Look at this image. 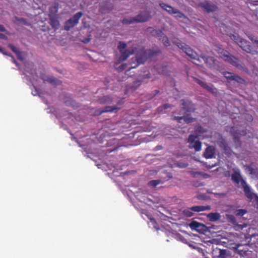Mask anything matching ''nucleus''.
<instances>
[{
	"mask_svg": "<svg viewBox=\"0 0 258 258\" xmlns=\"http://www.w3.org/2000/svg\"><path fill=\"white\" fill-rule=\"evenodd\" d=\"M215 50L218 54H220V57L224 61L228 62L239 70H242L245 72L247 71V69L246 68L245 65L239 59L233 55H230L228 51L225 50L220 46H215Z\"/></svg>",
	"mask_w": 258,
	"mask_h": 258,
	"instance_id": "f03ea898",
	"label": "nucleus"
},
{
	"mask_svg": "<svg viewBox=\"0 0 258 258\" xmlns=\"http://www.w3.org/2000/svg\"><path fill=\"white\" fill-rule=\"evenodd\" d=\"M251 119V116H250L249 119Z\"/></svg>",
	"mask_w": 258,
	"mask_h": 258,
	"instance_id": "0e129e2a",
	"label": "nucleus"
},
{
	"mask_svg": "<svg viewBox=\"0 0 258 258\" xmlns=\"http://www.w3.org/2000/svg\"><path fill=\"white\" fill-rule=\"evenodd\" d=\"M215 153V148L213 146H209L206 148L204 153V156L206 158H212L214 157Z\"/></svg>",
	"mask_w": 258,
	"mask_h": 258,
	"instance_id": "6ab92c4d",
	"label": "nucleus"
},
{
	"mask_svg": "<svg viewBox=\"0 0 258 258\" xmlns=\"http://www.w3.org/2000/svg\"><path fill=\"white\" fill-rule=\"evenodd\" d=\"M197 136L191 135L188 139L189 148L194 149L196 151H199L201 150V142L197 140Z\"/></svg>",
	"mask_w": 258,
	"mask_h": 258,
	"instance_id": "9b49d317",
	"label": "nucleus"
},
{
	"mask_svg": "<svg viewBox=\"0 0 258 258\" xmlns=\"http://www.w3.org/2000/svg\"><path fill=\"white\" fill-rule=\"evenodd\" d=\"M136 18L138 23L145 22L150 19L151 15L149 12H143L137 15Z\"/></svg>",
	"mask_w": 258,
	"mask_h": 258,
	"instance_id": "dca6fc26",
	"label": "nucleus"
},
{
	"mask_svg": "<svg viewBox=\"0 0 258 258\" xmlns=\"http://www.w3.org/2000/svg\"><path fill=\"white\" fill-rule=\"evenodd\" d=\"M125 43L122 42H119L118 45V48L121 53L120 59L122 60H125L131 54H133L135 51V49L134 48L125 49Z\"/></svg>",
	"mask_w": 258,
	"mask_h": 258,
	"instance_id": "0eeeda50",
	"label": "nucleus"
},
{
	"mask_svg": "<svg viewBox=\"0 0 258 258\" xmlns=\"http://www.w3.org/2000/svg\"><path fill=\"white\" fill-rule=\"evenodd\" d=\"M151 221L153 222H155L154 220L153 219H151Z\"/></svg>",
	"mask_w": 258,
	"mask_h": 258,
	"instance_id": "13d9d810",
	"label": "nucleus"
},
{
	"mask_svg": "<svg viewBox=\"0 0 258 258\" xmlns=\"http://www.w3.org/2000/svg\"><path fill=\"white\" fill-rule=\"evenodd\" d=\"M211 209V207L210 206H197L192 207L190 208V210L192 211L199 212L202 211H205L207 210H210Z\"/></svg>",
	"mask_w": 258,
	"mask_h": 258,
	"instance_id": "4be33fe9",
	"label": "nucleus"
},
{
	"mask_svg": "<svg viewBox=\"0 0 258 258\" xmlns=\"http://www.w3.org/2000/svg\"><path fill=\"white\" fill-rule=\"evenodd\" d=\"M199 6L205 10L208 13L213 12L217 10V7L215 5L207 1L200 3Z\"/></svg>",
	"mask_w": 258,
	"mask_h": 258,
	"instance_id": "ddd939ff",
	"label": "nucleus"
},
{
	"mask_svg": "<svg viewBox=\"0 0 258 258\" xmlns=\"http://www.w3.org/2000/svg\"><path fill=\"white\" fill-rule=\"evenodd\" d=\"M197 250L198 251V252H199L200 253L201 252H203V249L200 248V247H198V248H197Z\"/></svg>",
	"mask_w": 258,
	"mask_h": 258,
	"instance_id": "de8ad7c7",
	"label": "nucleus"
},
{
	"mask_svg": "<svg viewBox=\"0 0 258 258\" xmlns=\"http://www.w3.org/2000/svg\"><path fill=\"white\" fill-rule=\"evenodd\" d=\"M127 64L126 63L122 64L120 65L118 68H117V70L119 71H123L125 70L126 68Z\"/></svg>",
	"mask_w": 258,
	"mask_h": 258,
	"instance_id": "a19ab883",
	"label": "nucleus"
},
{
	"mask_svg": "<svg viewBox=\"0 0 258 258\" xmlns=\"http://www.w3.org/2000/svg\"><path fill=\"white\" fill-rule=\"evenodd\" d=\"M231 179L232 180L236 182V183H240V186H241V183L242 181H245L243 180L239 172H235L231 175Z\"/></svg>",
	"mask_w": 258,
	"mask_h": 258,
	"instance_id": "aec40b11",
	"label": "nucleus"
},
{
	"mask_svg": "<svg viewBox=\"0 0 258 258\" xmlns=\"http://www.w3.org/2000/svg\"><path fill=\"white\" fill-rule=\"evenodd\" d=\"M255 44H256L257 47L258 48V40H255Z\"/></svg>",
	"mask_w": 258,
	"mask_h": 258,
	"instance_id": "603ef678",
	"label": "nucleus"
},
{
	"mask_svg": "<svg viewBox=\"0 0 258 258\" xmlns=\"http://www.w3.org/2000/svg\"><path fill=\"white\" fill-rule=\"evenodd\" d=\"M161 183H162V181L161 180H159V179L158 180H153L150 181L148 183V185L151 187H156L157 185H158V184H159Z\"/></svg>",
	"mask_w": 258,
	"mask_h": 258,
	"instance_id": "c85d7f7f",
	"label": "nucleus"
},
{
	"mask_svg": "<svg viewBox=\"0 0 258 258\" xmlns=\"http://www.w3.org/2000/svg\"><path fill=\"white\" fill-rule=\"evenodd\" d=\"M43 80L44 82H47L55 85H58L61 83V82L59 80H57L53 77H46L45 78L43 79Z\"/></svg>",
	"mask_w": 258,
	"mask_h": 258,
	"instance_id": "b1692460",
	"label": "nucleus"
},
{
	"mask_svg": "<svg viewBox=\"0 0 258 258\" xmlns=\"http://www.w3.org/2000/svg\"><path fill=\"white\" fill-rule=\"evenodd\" d=\"M192 211H191L190 208L189 209H186V210H184L183 213H184V214L186 216H187L188 217H190L194 215Z\"/></svg>",
	"mask_w": 258,
	"mask_h": 258,
	"instance_id": "f704fd0d",
	"label": "nucleus"
},
{
	"mask_svg": "<svg viewBox=\"0 0 258 258\" xmlns=\"http://www.w3.org/2000/svg\"><path fill=\"white\" fill-rule=\"evenodd\" d=\"M220 195H222V196H224L225 195V194H220Z\"/></svg>",
	"mask_w": 258,
	"mask_h": 258,
	"instance_id": "052dcab7",
	"label": "nucleus"
},
{
	"mask_svg": "<svg viewBox=\"0 0 258 258\" xmlns=\"http://www.w3.org/2000/svg\"><path fill=\"white\" fill-rule=\"evenodd\" d=\"M241 245L240 244H236L235 246L234 247V248L237 251V253L239 254L242 255L243 254L245 253L246 252V251L241 249Z\"/></svg>",
	"mask_w": 258,
	"mask_h": 258,
	"instance_id": "7c9ffc66",
	"label": "nucleus"
},
{
	"mask_svg": "<svg viewBox=\"0 0 258 258\" xmlns=\"http://www.w3.org/2000/svg\"><path fill=\"white\" fill-rule=\"evenodd\" d=\"M248 38H249L250 40H251L254 43H255V40H258V39L255 38L254 37V36H252V35H250L248 36Z\"/></svg>",
	"mask_w": 258,
	"mask_h": 258,
	"instance_id": "37998d69",
	"label": "nucleus"
},
{
	"mask_svg": "<svg viewBox=\"0 0 258 258\" xmlns=\"http://www.w3.org/2000/svg\"><path fill=\"white\" fill-rule=\"evenodd\" d=\"M215 50L218 54H220V57L224 61L228 62L239 70H242L245 72L247 71V69L246 68L245 65L239 59L233 55H230L228 51L225 50L220 46H215Z\"/></svg>",
	"mask_w": 258,
	"mask_h": 258,
	"instance_id": "f257e3e1",
	"label": "nucleus"
},
{
	"mask_svg": "<svg viewBox=\"0 0 258 258\" xmlns=\"http://www.w3.org/2000/svg\"><path fill=\"white\" fill-rule=\"evenodd\" d=\"M188 246L189 247H190L191 248H194V249H197V248H198V247H197L195 245H193L192 244H190V243L188 244Z\"/></svg>",
	"mask_w": 258,
	"mask_h": 258,
	"instance_id": "a18cd8bd",
	"label": "nucleus"
},
{
	"mask_svg": "<svg viewBox=\"0 0 258 258\" xmlns=\"http://www.w3.org/2000/svg\"><path fill=\"white\" fill-rule=\"evenodd\" d=\"M82 16L83 13L82 12H78L74 15L73 17L66 22L64 29L67 31L70 30L78 23L79 19Z\"/></svg>",
	"mask_w": 258,
	"mask_h": 258,
	"instance_id": "1a4fd4ad",
	"label": "nucleus"
},
{
	"mask_svg": "<svg viewBox=\"0 0 258 258\" xmlns=\"http://www.w3.org/2000/svg\"><path fill=\"white\" fill-rule=\"evenodd\" d=\"M241 187L243 188L245 196L250 201L255 200L258 203V196L251 191L250 187L247 184L245 181H242Z\"/></svg>",
	"mask_w": 258,
	"mask_h": 258,
	"instance_id": "6e6552de",
	"label": "nucleus"
},
{
	"mask_svg": "<svg viewBox=\"0 0 258 258\" xmlns=\"http://www.w3.org/2000/svg\"><path fill=\"white\" fill-rule=\"evenodd\" d=\"M244 51L252 55L257 54L256 50L254 49L251 46L250 43L242 38L238 42L237 44Z\"/></svg>",
	"mask_w": 258,
	"mask_h": 258,
	"instance_id": "9d476101",
	"label": "nucleus"
},
{
	"mask_svg": "<svg viewBox=\"0 0 258 258\" xmlns=\"http://www.w3.org/2000/svg\"><path fill=\"white\" fill-rule=\"evenodd\" d=\"M13 61L14 63H16L17 65L16 61V60L14 58H13Z\"/></svg>",
	"mask_w": 258,
	"mask_h": 258,
	"instance_id": "5fc2aeb1",
	"label": "nucleus"
},
{
	"mask_svg": "<svg viewBox=\"0 0 258 258\" xmlns=\"http://www.w3.org/2000/svg\"><path fill=\"white\" fill-rule=\"evenodd\" d=\"M233 81H235L238 83L242 84L244 83V81L243 79H242L241 77H240L239 76L234 74L233 78Z\"/></svg>",
	"mask_w": 258,
	"mask_h": 258,
	"instance_id": "2f4dec72",
	"label": "nucleus"
},
{
	"mask_svg": "<svg viewBox=\"0 0 258 258\" xmlns=\"http://www.w3.org/2000/svg\"><path fill=\"white\" fill-rule=\"evenodd\" d=\"M246 169L250 174H254L255 173V170L251 166H247Z\"/></svg>",
	"mask_w": 258,
	"mask_h": 258,
	"instance_id": "58836bf2",
	"label": "nucleus"
},
{
	"mask_svg": "<svg viewBox=\"0 0 258 258\" xmlns=\"http://www.w3.org/2000/svg\"><path fill=\"white\" fill-rule=\"evenodd\" d=\"M216 250L219 251V254L218 256L219 258H226L230 255L229 251L226 249H221L217 248L215 250H214V251Z\"/></svg>",
	"mask_w": 258,
	"mask_h": 258,
	"instance_id": "5701e85b",
	"label": "nucleus"
},
{
	"mask_svg": "<svg viewBox=\"0 0 258 258\" xmlns=\"http://www.w3.org/2000/svg\"><path fill=\"white\" fill-rule=\"evenodd\" d=\"M167 176H168L169 178H172V175H171V173H168V174H167Z\"/></svg>",
	"mask_w": 258,
	"mask_h": 258,
	"instance_id": "3c124183",
	"label": "nucleus"
},
{
	"mask_svg": "<svg viewBox=\"0 0 258 258\" xmlns=\"http://www.w3.org/2000/svg\"><path fill=\"white\" fill-rule=\"evenodd\" d=\"M32 94H33L34 95H36V93H34V92H32Z\"/></svg>",
	"mask_w": 258,
	"mask_h": 258,
	"instance_id": "680f3d73",
	"label": "nucleus"
},
{
	"mask_svg": "<svg viewBox=\"0 0 258 258\" xmlns=\"http://www.w3.org/2000/svg\"><path fill=\"white\" fill-rule=\"evenodd\" d=\"M4 52H5V50L3 49L2 51L1 52L3 53H4Z\"/></svg>",
	"mask_w": 258,
	"mask_h": 258,
	"instance_id": "bf43d9fd",
	"label": "nucleus"
},
{
	"mask_svg": "<svg viewBox=\"0 0 258 258\" xmlns=\"http://www.w3.org/2000/svg\"><path fill=\"white\" fill-rule=\"evenodd\" d=\"M207 66L210 68H216L218 61L213 57L202 56Z\"/></svg>",
	"mask_w": 258,
	"mask_h": 258,
	"instance_id": "4468645a",
	"label": "nucleus"
},
{
	"mask_svg": "<svg viewBox=\"0 0 258 258\" xmlns=\"http://www.w3.org/2000/svg\"><path fill=\"white\" fill-rule=\"evenodd\" d=\"M221 144H222V145H223V147H226V146H225V142H224V141H223V140H222V142H221Z\"/></svg>",
	"mask_w": 258,
	"mask_h": 258,
	"instance_id": "09e8293b",
	"label": "nucleus"
},
{
	"mask_svg": "<svg viewBox=\"0 0 258 258\" xmlns=\"http://www.w3.org/2000/svg\"><path fill=\"white\" fill-rule=\"evenodd\" d=\"M160 6L168 14L170 15H175V17L176 19H183L188 20V19L185 16V15L180 12L178 9H175L171 6L166 4L163 3L159 4Z\"/></svg>",
	"mask_w": 258,
	"mask_h": 258,
	"instance_id": "39448f33",
	"label": "nucleus"
},
{
	"mask_svg": "<svg viewBox=\"0 0 258 258\" xmlns=\"http://www.w3.org/2000/svg\"><path fill=\"white\" fill-rule=\"evenodd\" d=\"M169 105L167 104H164L163 106H160L158 108L159 112H162L163 109H167L169 107Z\"/></svg>",
	"mask_w": 258,
	"mask_h": 258,
	"instance_id": "ea45409f",
	"label": "nucleus"
},
{
	"mask_svg": "<svg viewBox=\"0 0 258 258\" xmlns=\"http://www.w3.org/2000/svg\"><path fill=\"white\" fill-rule=\"evenodd\" d=\"M50 25L52 28L55 30L58 29L59 27V22L58 20L56 18L52 16L50 17Z\"/></svg>",
	"mask_w": 258,
	"mask_h": 258,
	"instance_id": "bb28decb",
	"label": "nucleus"
},
{
	"mask_svg": "<svg viewBox=\"0 0 258 258\" xmlns=\"http://www.w3.org/2000/svg\"><path fill=\"white\" fill-rule=\"evenodd\" d=\"M175 43L179 48L182 49L184 51V52L191 58L198 62H201L199 56L197 53V52L194 51L192 49L188 47L184 43L179 42L178 40H177V42L175 41Z\"/></svg>",
	"mask_w": 258,
	"mask_h": 258,
	"instance_id": "423d86ee",
	"label": "nucleus"
},
{
	"mask_svg": "<svg viewBox=\"0 0 258 258\" xmlns=\"http://www.w3.org/2000/svg\"><path fill=\"white\" fill-rule=\"evenodd\" d=\"M153 35H157V36L162 39V41L165 46H168L170 45L169 41L166 36L160 30H154Z\"/></svg>",
	"mask_w": 258,
	"mask_h": 258,
	"instance_id": "a211bd4d",
	"label": "nucleus"
},
{
	"mask_svg": "<svg viewBox=\"0 0 258 258\" xmlns=\"http://www.w3.org/2000/svg\"><path fill=\"white\" fill-rule=\"evenodd\" d=\"M3 48L0 47V52H1L2 51Z\"/></svg>",
	"mask_w": 258,
	"mask_h": 258,
	"instance_id": "4d7b16f0",
	"label": "nucleus"
},
{
	"mask_svg": "<svg viewBox=\"0 0 258 258\" xmlns=\"http://www.w3.org/2000/svg\"><path fill=\"white\" fill-rule=\"evenodd\" d=\"M101 102L105 103L107 104H111L113 101L111 98L108 96L104 97L101 100Z\"/></svg>",
	"mask_w": 258,
	"mask_h": 258,
	"instance_id": "473e14b6",
	"label": "nucleus"
},
{
	"mask_svg": "<svg viewBox=\"0 0 258 258\" xmlns=\"http://www.w3.org/2000/svg\"><path fill=\"white\" fill-rule=\"evenodd\" d=\"M231 39L234 40L237 44H238V42L241 40V38L238 37L237 36L232 35L230 36Z\"/></svg>",
	"mask_w": 258,
	"mask_h": 258,
	"instance_id": "4c0bfd02",
	"label": "nucleus"
},
{
	"mask_svg": "<svg viewBox=\"0 0 258 258\" xmlns=\"http://www.w3.org/2000/svg\"><path fill=\"white\" fill-rule=\"evenodd\" d=\"M194 81L197 83L202 88L206 89L208 91L211 92L212 94L216 93V89L213 88L212 86L209 85L206 83L196 78H193Z\"/></svg>",
	"mask_w": 258,
	"mask_h": 258,
	"instance_id": "2eb2a0df",
	"label": "nucleus"
},
{
	"mask_svg": "<svg viewBox=\"0 0 258 258\" xmlns=\"http://www.w3.org/2000/svg\"><path fill=\"white\" fill-rule=\"evenodd\" d=\"M183 107L180 111L179 114L180 116H174L173 119L177 120L181 123V120H183L185 123H189L195 120V118L190 116V113L194 111V109L191 108L187 102L182 100Z\"/></svg>",
	"mask_w": 258,
	"mask_h": 258,
	"instance_id": "7ed1b4c3",
	"label": "nucleus"
},
{
	"mask_svg": "<svg viewBox=\"0 0 258 258\" xmlns=\"http://www.w3.org/2000/svg\"><path fill=\"white\" fill-rule=\"evenodd\" d=\"M196 134H203L206 132V130L200 126H198L195 130Z\"/></svg>",
	"mask_w": 258,
	"mask_h": 258,
	"instance_id": "72a5a7b5",
	"label": "nucleus"
},
{
	"mask_svg": "<svg viewBox=\"0 0 258 258\" xmlns=\"http://www.w3.org/2000/svg\"><path fill=\"white\" fill-rule=\"evenodd\" d=\"M3 54L4 55H8V56H11V55H10L9 54H8V53H7V52L6 51H5L4 53H3Z\"/></svg>",
	"mask_w": 258,
	"mask_h": 258,
	"instance_id": "864d4df0",
	"label": "nucleus"
},
{
	"mask_svg": "<svg viewBox=\"0 0 258 258\" xmlns=\"http://www.w3.org/2000/svg\"><path fill=\"white\" fill-rule=\"evenodd\" d=\"M0 38L4 39L5 40L8 39V37L6 36L1 33H0Z\"/></svg>",
	"mask_w": 258,
	"mask_h": 258,
	"instance_id": "c03bdc74",
	"label": "nucleus"
},
{
	"mask_svg": "<svg viewBox=\"0 0 258 258\" xmlns=\"http://www.w3.org/2000/svg\"><path fill=\"white\" fill-rule=\"evenodd\" d=\"M189 227L200 233H203L207 231V227L203 224L197 221H192L189 224Z\"/></svg>",
	"mask_w": 258,
	"mask_h": 258,
	"instance_id": "f8f14e48",
	"label": "nucleus"
},
{
	"mask_svg": "<svg viewBox=\"0 0 258 258\" xmlns=\"http://www.w3.org/2000/svg\"><path fill=\"white\" fill-rule=\"evenodd\" d=\"M0 31L1 32H6L7 34H10V32H8L4 26L2 25H0Z\"/></svg>",
	"mask_w": 258,
	"mask_h": 258,
	"instance_id": "79ce46f5",
	"label": "nucleus"
},
{
	"mask_svg": "<svg viewBox=\"0 0 258 258\" xmlns=\"http://www.w3.org/2000/svg\"><path fill=\"white\" fill-rule=\"evenodd\" d=\"M101 7L102 12L104 13L109 12L113 9V5L110 0H107L102 3Z\"/></svg>",
	"mask_w": 258,
	"mask_h": 258,
	"instance_id": "f3484780",
	"label": "nucleus"
},
{
	"mask_svg": "<svg viewBox=\"0 0 258 258\" xmlns=\"http://www.w3.org/2000/svg\"><path fill=\"white\" fill-rule=\"evenodd\" d=\"M137 21V20L136 16L135 17H128L124 18L122 21V23L124 25H130L138 23Z\"/></svg>",
	"mask_w": 258,
	"mask_h": 258,
	"instance_id": "a878e982",
	"label": "nucleus"
},
{
	"mask_svg": "<svg viewBox=\"0 0 258 258\" xmlns=\"http://www.w3.org/2000/svg\"><path fill=\"white\" fill-rule=\"evenodd\" d=\"M234 74L233 73H230V72H224L223 73V75H224V76L229 81H232L233 80V76H234Z\"/></svg>",
	"mask_w": 258,
	"mask_h": 258,
	"instance_id": "c756f323",
	"label": "nucleus"
},
{
	"mask_svg": "<svg viewBox=\"0 0 258 258\" xmlns=\"http://www.w3.org/2000/svg\"><path fill=\"white\" fill-rule=\"evenodd\" d=\"M90 41V39H86L84 41V43H88Z\"/></svg>",
	"mask_w": 258,
	"mask_h": 258,
	"instance_id": "8fccbe9b",
	"label": "nucleus"
},
{
	"mask_svg": "<svg viewBox=\"0 0 258 258\" xmlns=\"http://www.w3.org/2000/svg\"><path fill=\"white\" fill-rule=\"evenodd\" d=\"M201 253H202V254L203 255V256H205V252H204V250H203V252H201Z\"/></svg>",
	"mask_w": 258,
	"mask_h": 258,
	"instance_id": "6e6d98bb",
	"label": "nucleus"
},
{
	"mask_svg": "<svg viewBox=\"0 0 258 258\" xmlns=\"http://www.w3.org/2000/svg\"><path fill=\"white\" fill-rule=\"evenodd\" d=\"M207 217L210 221L214 222L219 220L221 215L218 213H211L207 215Z\"/></svg>",
	"mask_w": 258,
	"mask_h": 258,
	"instance_id": "393cba45",
	"label": "nucleus"
},
{
	"mask_svg": "<svg viewBox=\"0 0 258 258\" xmlns=\"http://www.w3.org/2000/svg\"><path fill=\"white\" fill-rule=\"evenodd\" d=\"M246 211L243 209L237 210L235 212V214L237 216H243L246 213Z\"/></svg>",
	"mask_w": 258,
	"mask_h": 258,
	"instance_id": "c9c22d12",
	"label": "nucleus"
},
{
	"mask_svg": "<svg viewBox=\"0 0 258 258\" xmlns=\"http://www.w3.org/2000/svg\"><path fill=\"white\" fill-rule=\"evenodd\" d=\"M187 166V165H185L183 167H186Z\"/></svg>",
	"mask_w": 258,
	"mask_h": 258,
	"instance_id": "e2e57ef3",
	"label": "nucleus"
},
{
	"mask_svg": "<svg viewBox=\"0 0 258 258\" xmlns=\"http://www.w3.org/2000/svg\"><path fill=\"white\" fill-rule=\"evenodd\" d=\"M9 47L16 53L19 54L20 53V51L13 44H9Z\"/></svg>",
	"mask_w": 258,
	"mask_h": 258,
	"instance_id": "e433bc0d",
	"label": "nucleus"
},
{
	"mask_svg": "<svg viewBox=\"0 0 258 258\" xmlns=\"http://www.w3.org/2000/svg\"><path fill=\"white\" fill-rule=\"evenodd\" d=\"M147 59V52L144 49H141L136 55L135 58L132 59V62H131V67L130 69H133L136 68L139 64H142Z\"/></svg>",
	"mask_w": 258,
	"mask_h": 258,
	"instance_id": "20e7f679",
	"label": "nucleus"
},
{
	"mask_svg": "<svg viewBox=\"0 0 258 258\" xmlns=\"http://www.w3.org/2000/svg\"><path fill=\"white\" fill-rule=\"evenodd\" d=\"M120 108L117 107L112 106H106L104 109L98 111V112L96 113L97 115H100L104 112H117Z\"/></svg>",
	"mask_w": 258,
	"mask_h": 258,
	"instance_id": "412c9836",
	"label": "nucleus"
},
{
	"mask_svg": "<svg viewBox=\"0 0 258 258\" xmlns=\"http://www.w3.org/2000/svg\"><path fill=\"white\" fill-rule=\"evenodd\" d=\"M15 19H16V21H19L20 22H24V20L23 19H19L18 18L16 17Z\"/></svg>",
	"mask_w": 258,
	"mask_h": 258,
	"instance_id": "49530a36",
	"label": "nucleus"
},
{
	"mask_svg": "<svg viewBox=\"0 0 258 258\" xmlns=\"http://www.w3.org/2000/svg\"><path fill=\"white\" fill-rule=\"evenodd\" d=\"M226 218L227 221L228 222L230 223L231 224H233V225H237L236 218L233 215H230V214H226Z\"/></svg>",
	"mask_w": 258,
	"mask_h": 258,
	"instance_id": "cd10ccee",
	"label": "nucleus"
}]
</instances>
